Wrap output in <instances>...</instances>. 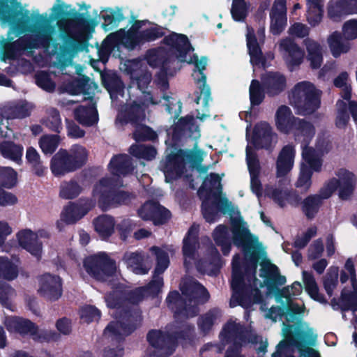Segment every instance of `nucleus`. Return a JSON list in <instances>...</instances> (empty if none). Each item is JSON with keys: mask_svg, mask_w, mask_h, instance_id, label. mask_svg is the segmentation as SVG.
I'll use <instances>...</instances> for the list:
<instances>
[{"mask_svg": "<svg viewBox=\"0 0 357 357\" xmlns=\"http://www.w3.org/2000/svg\"><path fill=\"white\" fill-rule=\"evenodd\" d=\"M68 152L69 160L75 170L80 168L86 162L88 152L84 147L76 144L73 146Z\"/></svg>", "mask_w": 357, "mask_h": 357, "instance_id": "8fccbe9b", "label": "nucleus"}, {"mask_svg": "<svg viewBox=\"0 0 357 357\" xmlns=\"http://www.w3.org/2000/svg\"><path fill=\"white\" fill-rule=\"evenodd\" d=\"M321 204V199L318 195H311L307 197L303 204V210L309 218L314 217Z\"/></svg>", "mask_w": 357, "mask_h": 357, "instance_id": "bf43d9fd", "label": "nucleus"}, {"mask_svg": "<svg viewBox=\"0 0 357 357\" xmlns=\"http://www.w3.org/2000/svg\"><path fill=\"white\" fill-rule=\"evenodd\" d=\"M215 243L222 248L224 255H228L231 249V238L228 229L222 225L216 227L213 232Z\"/></svg>", "mask_w": 357, "mask_h": 357, "instance_id": "09e8293b", "label": "nucleus"}, {"mask_svg": "<svg viewBox=\"0 0 357 357\" xmlns=\"http://www.w3.org/2000/svg\"><path fill=\"white\" fill-rule=\"evenodd\" d=\"M342 34L344 38L348 40L357 38V19L350 20L344 23Z\"/></svg>", "mask_w": 357, "mask_h": 357, "instance_id": "774afa93", "label": "nucleus"}, {"mask_svg": "<svg viewBox=\"0 0 357 357\" xmlns=\"http://www.w3.org/2000/svg\"><path fill=\"white\" fill-rule=\"evenodd\" d=\"M17 275V266L7 257H0V278L13 280Z\"/></svg>", "mask_w": 357, "mask_h": 357, "instance_id": "603ef678", "label": "nucleus"}, {"mask_svg": "<svg viewBox=\"0 0 357 357\" xmlns=\"http://www.w3.org/2000/svg\"><path fill=\"white\" fill-rule=\"evenodd\" d=\"M295 157L294 147L287 145L283 147L277 160V177L285 176L292 169Z\"/></svg>", "mask_w": 357, "mask_h": 357, "instance_id": "f704fd0d", "label": "nucleus"}, {"mask_svg": "<svg viewBox=\"0 0 357 357\" xmlns=\"http://www.w3.org/2000/svg\"><path fill=\"white\" fill-rule=\"evenodd\" d=\"M302 285L298 282H295L292 285L284 287L281 291L282 297L287 299L289 310L293 314H300L304 312L305 307L302 302L294 301L292 298L298 296L302 292Z\"/></svg>", "mask_w": 357, "mask_h": 357, "instance_id": "72a5a7b5", "label": "nucleus"}, {"mask_svg": "<svg viewBox=\"0 0 357 357\" xmlns=\"http://www.w3.org/2000/svg\"><path fill=\"white\" fill-rule=\"evenodd\" d=\"M280 183L278 186L266 185L264 188V195L272 199L280 207H284L287 204L296 206L298 204L301 197L294 191H289L281 187Z\"/></svg>", "mask_w": 357, "mask_h": 357, "instance_id": "393cba45", "label": "nucleus"}, {"mask_svg": "<svg viewBox=\"0 0 357 357\" xmlns=\"http://www.w3.org/2000/svg\"><path fill=\"white\" fill-rule=\"evenodd\" d=\"M60 137L56 135L43 136L39 140V146L45 154H52L59 146Z\"/></svg>", "mask_w": 357, "mask_h": 357, "instance_id": "4d7b16f0", "label": "nucleus"}, {"mask_svg": "<svg viewBox=\"0 0 357 357\" xmlns=\"http://www.w3.org/2000/svg\"><path fill=\"white\" fill-rule=\"evenodd\" d=\"M354 8L352 0H341L340 2L331 3L328 7V17L334 21L340 20L342 17L354 13H347L348 10Z\"/></svg>", "mask_w": 357, "mask_h": 357, "instance_id": "c03bdc74", "label": "nucleus"}, {"mask_svg": "<svg viewBox=\"0 0 357 357\" xmlns=\"http://www.w3.org/2000/svg\"><path fill=\"white\" fill-rule=\"evenodd\" d=\"M250 100L252 105H259L264 98V91L261 89L259 82L253 79L250 86Z\"/></svg>", "mask_w": 357, "mask_h": 357, "instance_id": "0e129e2a", "label": "nucleus"}, {"mask_svg": "<svg viewBox=\"0 0 357 357\" xmlns=\"http://www.w3.org/2000/svg\"><path fill=\"white\" fill-rule=\"evenodd\" d=\"M82 217L83 215L80 211V207L77 206L76 203L72 204L66 207L61 213V220L57 222V227L60 228L61 222L71 224L75 222Z\"/></svg>", "mask_w": 357, "mask_h": 357, "instance_id": "3c124183", "label": "nucleus"}, {"mask_svg": "<svg viewBox=\"0 0 357 357\" xmlns=\"http://www.w3.org/2000/svg\"><path fill=\"white\" fill-rule=\"evenodd\" d=\"M59 30L77 40H86L89 33V23L82 20L62 19L57 22Z\"/></svg>", "mask_w": 357, "mask_h": 357, "instance_id": "412c9836", "label": "nucleus"}, {"mask_svg": "<svg viewBox=\"0 0 357 357\" xmlns=\"http://www.w3.org/2000/svg\"><path fill=\"white\" fill-rule=\"evenodd\" d=\"M265 37L264 27H261L257 32V38L252 28L247 27V46L250 56V62L252 65L265 67V59L262 55L259 43H263Z\"/></svg>", "mask_w": 357, "mask_h": 357, "instance_id": "5701e85b", "label": "nucleus"}, {"mask_svg": "<svg viewBox=\"0 0 357 357\" xmlns=\"http://www.w3.org/2000/svg\"><path fill=\"white\" fill-rule=\"evenodd\" d=\"M275 123L277 129L287 134L296 130L297 137L303 135L307 139L311 138L314 134L313 126L307 122L296 118L291 109L286 105L280 106L275 114Z\"/></svg>", "mask_w": 357, "mask_h": 357, "instance_id": "4468645a", "label": "nucleus"}, {"mask_svg": "<svg viewBox=\"0 0 357 357\" xmlns=\"http://www.w3.org/2000/svg\"><path fill=\"white\" fill-rule=\"evenodd\" d=\"M144 101L142 105L133 102L124 110L120 112L116 118V123H130L134 127L133 137L136 141L153 140L157 137L156 133L146 126L145 109L149 105H157L160 99L149 93H143Z\"/></svg>", "mask_w": 357, "mask_h": 357, "instance_id": "6e6552de", "label": "nucleus"}, {"mask_svg": "<svg viewBox=\"0 0 357 357\" xmlns=\"http://www.w3.org/2000/svg\"><path fill=\"white\" fill-rule=\"evenodd\" d=\"M338 268L331 266L328 270L326 275L324 279V287L329 296L333 295V290L337 284Z\"/></svg>", "mask_w": 357, "mask_h": 357, "instance_id": "680f3d73", "label": "nucleus"}, {"mask_svg": "<svg viewBox=\"0 0 357 357\" xmlns=\"http://www.w3.org/2000/svg\"><path fill=\"white\" fill-rule=\"evenodd\" d=\"M168 36L165 37L166 39ZM165 43L169 47V54L168 57L165 60L163 59V55L165 54V51L163 49L159 50H149L146 55V59L147 63L152 67H157L162 66L163 68L167 64L168 62H170L172 60L174 59H176L175 54L172 52V46L167 44L166 40H165Z\"/></svg>", "mask_w": 357, "mask_h": 357, "instance_id": "58836bf2", "label": "nucleus"}, {"mask_svg": "<svg viewBox=\"0 0 357 357\" xmlns=\"http://www.w3.org/2000/svg\"><path fill=\"white\" fill-rule=\"evenodd\" d=\"M61 281L59 276L44 274L40 278L38 293L50 301L57 300L61 296Z\"/></svg>", "mask_w": 357, "mask_h": 357, "instance_id": "a878e982", "label": "nucleus"}, {"mask_svg": "<svg viewBox=\"0 0 357 357\" xmlns=\"http://www.w3.org/2000/svg\"><path fill=\"white\" fill-rule=\"evenodd\" d=\"M220 188V178L218 174H211L198 191L202 199V213L207 222L215 220L218 210L225 213L231 208V203L222 195Z\"/></svg>", "mask_w": 357, "mask_h": 357, "instance_id": "1a4fd4ad", "label": "nucleus"}, {"mask_svg": "<svg viewBox=\"0 0 357 357\" xmlns=\"http://www.w3.org/2000/svg\"><path fill=\"white\" fill-rule=\"evenodd\" d=\"M185 151L182 150L171 151L165 160L161 162L160 168L163 172L166 182L181 176L184 168Z\"/></svg>", "mask_w": 357, "mask_h": 357, "instance_id": "aec40b11", "label": "nucleus"}, {"mask_svg": "<svg viewBox=\"0 0 357 357\" xmlns=\"http://www.w3.org/2000/svg\"><path fill=\"white\" fill-rule=\"evenodd\" d=\"M320 91L314 85L307 81L296 84L289 96L291 105L298 114L307 115L317 110L320 105Z\"/></svg>", "mask_w": 357, "mask_h": 357, "instance_id": "9b49d317", "label": "nucleus"}, {"mask_svg": "<svg viewBox=\"0 0 357 357\" xmlns=\"http://www.w3.org/2000/svg\"><path fill=\"white\" fill-rule=\"evenodd\" d=\"M138 213L144 220H152L155 225L163 224L170 218V212L156 202H146Z\"/></svg>", "mask_w": 357, "mask_h": 357, "instance_id": "bb28decb", "label": "nucleus"}, {"mask_svg": "<svg viewBox=\"0 0 357 357\" xmlns=\"http://www.w3.org/2000/svg\"><path fill=\"white\" fill-rule=\"evenodd\" d=\"M284 325L282 334L284 340L278 344L272 357H294V349H297L303 357H320L317 351L307 346L313 335L307 323L300 321L294 325Z\"/></svg>", "mask_w": 357, "mask_h": 357, "instance_id": "0eeeda50", "label": "nucleus"}, {"mask_svg": "<svg viewBox=\"0 0 357 357\" xmlns=\"http://www.w3.org/2000/svg\"><path fill=\"white\" fill-rule=\"evenodd\" d=\"M219 316L220 311L215 309L209 311L202 316L198 322V325L201 331L204 333L208 332Z\"/></svg>", "mask_w": 357, "mask_h": 357, "instance_id": "e2e57ef3", "label": "nucleus"}, {"mask_svg": "<svg viewBox=\"0 0 357 357\" xmlns=\"http://www.w3.org/2000/svg\"><path fill=\"white\" fill-rule=\"evenodd\" d=\"M74 114L75 119L82 126H91L98 121L93 104H90L88 107L80 106L75 109Z\"/></svg>", "mask_w": 357, "mask_h": 357, "instance_id": "4c0bfd02", "label": "nucleus"}, {"mask_svg": "<svg viewBox=\"0 0 357 357\" xmlns=\"http://www.w3.org/2000/svg\"><path fill=\"white\" fill-rule=\"evenodd\" d=\"M222 340H233L234 344L245 345L247 342L257 343L260 339V346L257 349L259 354H264L267 348V342H262L254 332L244 331L241 326L235 321H229L221 332Z\"/></svg>", "mask_w": 357, "mask_h": 357, "instance_id": "dca6fc26", "label": "nucleus"}, {"mask_svg": "<svg viewBox=\"0 0 357 357\" xmlns=\"http://www.w3.org/2000/svg\"><path fill=\"white\" fill-rule=\"evenodd\" d=\"M338 177V195L342 199H349L354 192L356 183L355 174L347 169H340L336 174Z\"/></svg>", "mask_w": 357, "mask_h": 357, "instance_id": "c85d7f7f", "label": "nucleus"}, {"mask_svg": "<svg viewBox=\"0 0 357 357\" xmlns=\"http://www.w3.org/2000/svg\"><path fill=\"white\" fill-rule=\"evenodd\" d=\"M264 91L268 96H275L284 90L287 85L285 77L278 72H268L261 77Z\"/></svg>", "mask_w": 357, "mask_h": 357, "instance_id": "cd10ccee", "label": "nucleus"}, {"mask_svg": "<svg viewBox=\"0 0 357 357\" xmlns=\"http://www.w3.org/2000/svg\"><path fill=\"white\" fill-rule=\"evenodd\" d=\"M261 276L265 278L264 283L267 287L266 294H271L273 285H282L286 282L285 277L280 275L278 268L269 261L261 265Z\"/></svg>", "mask_w": 357, "mask_h": 357, "instance_id": "473e14b6", "label": "nucleus"}, {"mask_svg": "<svg viewBox=\"0 0 357 357\" xmlns=\"http://www.w3.org/2000/svg\"><path fill=\"white\" fill-rule=\"evenodd\" d=\"M165 40L167 44L172 46V52L175 54L178 61L195 63L197 70L193 72L192 77L197 84V87L200 89V94L197 96L196 102L206 106L211 96L210 89L206 84V76L203 73L207 63L206 59L202 57L199 59L197 56L194 55L187 59V54L193 49L185 35L172 33L168 36Z\"/></svg>", "mask_w": 357, "mask_h": 357, "instance_id": "423d86ee", "label": "nucleus"}, {"mask_svg": "<svg viewBox=\"0 0 357 357\" xmlns=\"http://www.w3.org/2000/svg\"><path fill=\"white\" fill-rule=\"evenodd\" d=\"M50 233L45 229H39L33 231L26 229L19 231L17 238L19 245L32 255L40 257L42 254L43 244L39 241L40 238H48Z\"/></svg>", "mask_w": 357, "mask_h": 357, "instance_id": "6ab92c4d", "label": "nucleus"}, {"mask_svg": "<svg viewBox=\"0 0 357 357\" xmlns=\"http://www.w3.org/2000/svg\"><path fill=\"white\" fill-rule=\"evenodd\" d=\"M246 131H248V126ZM246 137L248 142L246 148V161L250 174V186L252 191L259 197L263 193L261 184L258 178L259 164L252 146L257 149H271L278 142V135L269 123L262 121L255 126L252 137L250 138L248 133Z\"/></svg>", "mask_w": 357, "mask_h": 357, "instance_id": "7ed1b4c3", "label": "nucleus"}, {"mask_svg": "<svg viewBox=\"0 0 357 357\" xmlns=\"http://www.w3.org/2000/svg\"><path fill=\"white\" fill-rule=\"evenodd\" d=\"M149 343L155 348V354L158 357H167L172 354L175 347V340L172 336L154 331L148 334Z\"/></svg>", "mask_w": 357, "mask_h": 357, "instance_id": "b1692460", "label": "nucleus"}, {"mask_svg": "<svg viewBox=\"0 0 357 357\" xmlns=\"http://www.w3.org/2000/svg\"><path fill=\"white\" fill-rule=\"evenodd\" d=\"M334 85L341 89L342 100L349 102L352 117L355 121H357V102L350 100L351 97V86L349 74L347 72L341 73L334 79Z\"/></svg>", "mask_w": 357, "mask_h": 357, "instance_id": "c756f323", "label": "nucleus"}, {"mask_svg": "<svg viewBox=\"0 0 357 357\" xmlns=\"http://www.w3.org/2000/svg\"><path fill=\"white\" fill-rule=\"evenodd\" d=\"M109 168L114 176H125L132 170L130 158L127 155L115 156L112 159Z\"/></svg>", "mask_w": 357, "mask_h": 357, "instance_id": "ea45409f", "label": "nucleus"}, {"mask_svg": "<svg viewBox=\"0 0 357 357\" xmlns=\"http://www.w3.org/2000/svg\"><path fill=\"white\" fill-rule=\"evenodd\" d=\"M279 51L291 70L298 66L303 61L304 52L289 38L281 40L278 43Z\"/></svg>", "mask_w": 357, "mask_h": 357, "instance_id": "4be33fe9", "label": "nucleus"}, {"mask_svg": "<svg viewBox=\"0 0 357 357\" xmlns=\"http://www.w3.org/2000/svg\"><path fill=\"white\" fill-rule=\"evenodd\" d=\"M119 185L120 183L117 180L103 178L94 186L93 197L103 208L109 206L128 204L132 198L130 194L123 191L116 193L114 192V188Z\"/></svg>", "mask_w": 357, "mask_h": 357, "instance_id": "ddd939ff", "label": "nucleus"}, {"mask_svg": "<svg viewBox=\"0 0 357 357\" xmlns=\"http://www.w3.org/2000/svg\"><path fill=\"white\" fill-rule=\"evenodd\" d=\"M198 226L193 225L189 229L187 236L183 239V254L184 258V265L187 268L196 264L197 269L203 273L209 275L213 273V271L202 266V264L197 261V249L199 248L197 243Z\"/></svg>", "mask_w": 357, "mask_h": 357, "instance_id": "a211bd4d", "label": "nucleus"}, {"mask_svg": "<svg viewBox=\"0 0 357 357\" xmlns=\"http://www.w3.org/2000/svg\"><path fill=\"white\" fill-rule=\"evenodd\" d=\"M350 280L353 291L349 292L344 289L340 300V305L342 311V317L347 319V314L349 313L354 316L352 324L355 328L357 327V317L354 316V312L357 310V278L354 261L351 259H348L344 264V268L340 273V281L344 283Z\"/></svg>", "mask_w": 357, "mask_h": 357, "instance_id": "f8f14e48", "label": "nucleus"}, {"mask_svg": "<svg viewBox=\"0 0 357 357\" xmlns=\"http://www.w3.org/2000/svg\"><path fill=\"white\" fill-rule=\"evenodd\" d=\"M182 297L177 291L169 294L166 301L169 308L174 311L176 319L194 317L198 312L197 305L209 298L207 290L192 278L185 279L181 284Z\"/></svg>", "mask_w": 357, "mask_h": 357, "instance_id": "39448f33", "label": "nucleus"}, {"mask_svg": "<svg viewBox=\"0 0 357 357\" xmlns=\"http://www.w3.org/2000/svg\"><path fill=\"white\" fill-rule=\"evenodd\" d=\"M83 190V187L75 180L63 181L61 183L59 196L65 199L77 197Z\"/></svg>", "mask_w": 357, "mask_h": 357, "instance_id": "de8ad7c7", "label": "nucleus"}, {"mask_svg": "<svg viewBox=\"0 0 357 357\" xmlns=\"http://www.w3.org/2000/svg\"><path fill=\"white\" fill-rule=\"evenodd\" d=\"M307 50V60L313 69L320 68L323 63V49L317 42L311 39L304 41Z\"/></svg>", "mask_w": 357, "mask_h": 357, "instance_id": "c9c22d12", "label": "nucleus"}, {"mask_svg": "<svg viewBox=\"0 0 357 357\" xmlns=\"http://www.w3.org/2000/svg\"><path fill=\"white\" fill-rule=\"evenodd\" d=\"M250 8V4L245 0H233L231 14L233 19L237 22H243L246 18Z\"/></svg>", "mask_w": 357, "mask_h": 357, "instance_id": "6e6d98bb", "label": "nucleus"}, {"mask_svg": "<svg viewBox=\"0 0 357 357\" xmlns=\"http://www.w3.org/2000/svg\"><path fill=\"white\" fill-rule=\"evenodd\" d=\"M303 282L305 285V291L309 296L319 303H326V299L320 292L319 289L313 275L307 271H303Z\"/></svg>", "mask_w": 357, "mask_h": 357, "instance_id": "a19ab883", "label": "nucleus"}, {"mask_svg": "<svg viewBox=\"0 0 357 357\" xmlns=\"http://www.w3.org/2000/svg\"><path fill=\"white\" fill-rule=\"evenodd\" d=\"M27 162L37 175H42L45 169L38 152L33 147H29L26 152Z\"/></svg>", "mask_w": 357, "mask_h": 357, "instance_id": "5fc2aeb1", "label": "nucleus"}, {"mask_svg": "<svg viewBox=\"0 0 357 357\" xmlns=\"http://www.w3.org/2000/svg\"><path fill=\"white\" fill-rule=\"evenodd\" d=\"M323 151L321 148L314 149L312 147H303L302 151L303 162L301 164L300 173L296 183V187L305 191L312 185V173L321 170L322 160L321 156Z\"/></svg>", "mask_w": 357, "mask_h": 357, "instance_id": "2eb2a0df", "label": "nucleus"}, {"mask_svg": "<svg viewBox=\"0 0 357 357\" xmlns=\"http://www.w3.org/2000/svg\"><path fill=\"white\" fill-rule=\"evenodd\" d=\"M162 35V31L155 24L148 21H136L127 32L120 29L105 39L100 50V57L102 59L107 58L113 45L121 44L127 48L133 49L137 45L155 40Z\"/></svg>", "mask_w": 357, "mask_h": 357, "instance_id": "20e7f679", "label": "nucleus"}, {"mask_svg": "<svg viewBox=\"0 0 357 357\" xmlns=\"http://www.w3.org/2000/svg\"><path fill=\"white\" fill-rule=\"evenodd\" d=\"M0 153L4 158L17 163H20L22 162L23 146L9 141H4L0 144Z\"/></svg>", "mask_w": 357, "mask_h": 357, "instance_id": "37998d69", "label": "nucleus"}, {"mask_svg": "<svg viewBox=\"0 0 357 357\" xmlns=\"http://www.w3.org/2000/svg\"><path fill=\"white\" fill-rule=\"evenodd\" d=\"M124 259L128 267L136 274H146L149 267L144 265V256L139 253H130L125 256Z\"/></svg>", "mask_w": 357, "mask_h": 357, "instance_id": "49530a36", "label": "nucleus"}, {"mask_svg": "<svg viewBox=\"0 0 357 357\" xmlns=\"http://www.w3.org/2000/svg\"><path fill=\"white\" fill-rule=\"evenodd\" d=\"M336 105L337 109L336 126L339 128H343L347 124L349 120V116L347 109V105L349 106V104L347 101L339 100Z\"/></svg>", "mask_w": 357, "mask_h": 357, "instance_id": "69168bd1", "label": "nucleus"}, {"mask_svg": "<svg viewBox=\"0 0 357 357\" xmlns=\"http://www.w3.org/2000/svg\"><path fill=\"white\" fill-rule=\"evenodd\" d=\"M18 333L22 335H30L33 340L39 341L50 340L54 336L52 333L38 330L32 322L24 319H22L20 327L18 328Z\"/></svg>", "mask_w": 357, "mask_h": 357, "instance_id": "e433bc0d", "label": "nucleus"}, {"mask_svg": "<svg viewBox=\"0 0 357 357\" xmlns=\"http://www.w3.org/2000/svg\"><path fill=\"white\" fill-rule=\"evenodd\" d=\"M29 10L25 9L17 0L0 1V22H10L20 15H27Z\"/></svg>", "mask_w": 357, "mask_h": 357, "instance_id": "7c9ffc66", "label": "nucleus"}, {"mask_svg": "<svg viewBox=\"0 0 357 357\" xmlns=\"http://www.w3.org/2000/svg\"><path fill=\"white\" fill-rule=\"evenodd\" d=\"M0 181L6 188L14 186L17 181V173L10 167H0Z\"/></svg>", "mask_w": 357, "mask_h": 357, "instance_id": "338daca9", "label": "nucleus"}, {"mask_svg": "<svg viewBox=\"0 0 357 357\" xmlns=\"http://www.w3.org/2000/svg\"><path fill=\"white\" fill-rule=\"evenodd\" d=\"M328 45L333 56L338 57L342 54L347 53L350 45L348 43L343 41L340 33L335 31L331 33L327 39Z\"/></svg>", "mask_w": 357, "mask_h": 357, "instance_id": "79ce46f5", "label": "nucleus"}, {"mask_svg": "<svg viewBox=\"0 0 357 357\" xmlns=\"http://www.w3.org/2000/svg\"><path fill=\"white\" fill-rule=\"evenodd\" d=\"M50 169L56 176H62L75 171L74 166L69 160L68 152L66 149H60L52 158Z\"/></svg>", "mask_w": 357, "mask_h": 357, "instance_id": "2f4dec72", "label": "nucleus"}, {"mask_svg": "<svg viewBox=\"0 0 357 357\" xmlns=\"http://www.w3.org/2000/svg\"><path fill=\"white\" fill-rule=\"evenodd\" d=\"M32 16L34 22L27 29L12 26L8 38L0 40V52L6 58H13L25 50L45 47L49 44L54 28L48 24L47 14H40L36 10H33Z\"/></svg>", "mask_w": 357, "mask_h": 357, "instance_id": "f03ea898", "label": "nucleus"}, {"mask_svg": "<svg viewBox=\"0 0 357 357\" xmlns=\"http://www.w3.org/2000/svg\"><path fill=\"white\" fill-rule=\"evenodd\" d=\"M135 327L120 321H112L105 330V334L109 336H123L130 334Z\"/></svg>", "mask_w": 357, "mask_h": 357, "instance_id": "864d4df0", "label": "nucleus"}, {"mask_svg": "<svg viewBox=\"0 0 357 357\" xmlns=\"http://www.w3.org/2000/svg\"><path fill=\"white\" fill-rule=\"evenodd\" d=\"M130 153L138 158L146 160H153L156 155V150L153 147L144 145L131 146Z\"/></svg>", "mask_w": 357, "mask_h": 357, "instance_id": "052dcab7", "label": "nucleus"}, {"mask_svg": "<svg viewBox=\"0 0 357 357\" xmlns=\"http://www.w3.org/2000/svg\"><path fill=\"white\" fill-rule=\"evenodd\" d=\"M89 79L84 77L79 79H73L67 83H63L61 86V90L72 95L79 94L84 89V86Z\"/></svg>", "mask_w": 357, "mask_h": 357, "instance_id": "13d9d810", "label": "nucleus"}, {"mask_svg": "<svg viewBox=\"0 0 357 357\" xmlns=\"http://www.w3.org/2000/svg\"><path fill=\"white\" fill-rule=\"evenodd\" d=\"M233 242L234 245L243 248L248 264L242 274L240 257L235 255L232 261L231 288L233 294L230 300V306L241 305L248 308L255 303H261V310L264 312V317L275 321L284 316L287 321L291 314L282 313L280 307H266V301L264 300L258 289L255 278L258 257L256 250L259 248L257 236H253L248 229L247 224L238 215L231 219Z\"/></svg>", "mask_w": 357, "mask_h": 357, "instance_id": "f257e3e1", "label": "nucleus"}, {"mask_svg": "<svg viewBox=\"0 0 357 357\" xmlns=\"http://www.w3.org/2000/svg\"><path fill=\"white\" fill-rule=\"evenodd\" d=\"M84 266L89 275L98 280H107L116 270L114 261L103 252L87 257Z\"/></svg>", "mask_w": 357, "mask_h": 357, "instance_id": "f3484780", "label": "nucleus"}, {"mask_svg": "<svg viewBox=\"0 0 357 357\" xmlns=\"http://www.w3.org/2000/svg\"><path fill=\"white\" fill-rule=\"evenodd\" d=\"M96 231L102 238L109 236L114 231V220L112 217L103 215L98 217L93 221Z\"/></svg>", "mask_w": 357, "mask_h": 357, "instance_id": "a18cd8bd", "label": "nucleus"}, {"mask_svg": "<svg viewBox=\"0 0 357 357\" xmlns=\"http://www.w3.org/2000/svg\"><path fill=\"white\" fill-rule=\"evenodd\" d=\"M150 250L154 253L156 257V266L153 280L147 287L136 289L132 293L129 298L132 303H137L146 296L158 294L163 286L162 278L160 275L169 266V254L172 253L174 250L172 247L165 246L162 248L152 247Z\"/></svg>", "mask_w": 357, "mask_h": 357, "instance_id": "9d476101", "label": "nucleus"}]
</instances>
